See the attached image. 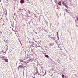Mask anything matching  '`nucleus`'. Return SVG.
I'll use <instances>...</instances> for the list:
<instances>
[{"instance_id":"obj_17","label":"nucleus","mask_w":78,"mask_h":78,"mask_svg":"<svg viewBox=\"0 0 78 78\" xmlns=\"http://www.w3.org/2000/svg\"><path fill=\"white\" fill-rule=\"evenodd\" d=\"M32 45V46H33V45Z\"/></svg>"},{"instance_id":"obj_19","label":"nucleus","mask_w":78,"mask_h":78,"mask_svg":"<svg viewBox=\"0 0 78 78\" xmlns=\"http://www.w3.org/2000/svg\"><path fill=\"white\" fill-rule=\"evenodd\" d=\"M75 21H76V20H75Z\"/></svg>"},{"instance_id":"obj_9","label":"nucleus","mask_w":78,"mask_h":78,"mask_svg":"<svg viewBox=\"0 0 78 78\" xmlns=\"http://www.w3.org/2000/svg\"><path fill=\"white\" fill-rule=\"evenodd\" d=\"M65 11H66V12H67V9H66Z\"/></svg>"},{"instance_id":"obj_6","label":"nucleus","mask_w":78,"mask_h":78,"mask_svg":"<svg viewBox=\"0 0 78 78\" xmlns=\"http://www.w3.org/2000/svg\"><path fill=\"white\" fill-rule=\"evenodd\" d=\"M58 5L59 6H62L61 2H59L58 3Z\"/></svg>"},{"instance_id":"obj_2","label":"nucleus","mask_w":78,"mask_h":78,"mask_svg":"<svg viewBox=\"0 0 78 78\" xmlns=\"http://www.w3.org/2000/svg\"><path fill=\"white\" fill-rule=\"evenodd\" d=\"M63 5H64V6H65V7H66V8H68V6H67V5H66V3L63 2Z\"/></svg>"},{"instance_id":"obj_1","label":"nucleus","mask_w":78,"mask_h":78,"mask_svg":"<svg viewBox=\"0 0 78 78\" xmlns=\"http://www.w3.org/2000/svg\"><path fill=\"white\" fill-rule=\"evenodd\" d=\"M41 74H40V75L41 76H44L45 75H46V73H47V72L46 71H41Z\"/></svg>"},{"instance_id":"obj_11","label":"nucleus","mask_w":78,"mask_h":78,"mask_svg":"<svg viewBox=\"0 0 78 78\" xmlns=\"http://www.w3.org/2000/svg\"><path fill=\"white\" fill-rule=\"evenodd\" d=\"M58 33H59V31H58V32H57V35H58Z\"/></svg>"},{"instance_id":"obj_5","label":"nucleus","mask_w":78,"mask_h":78,"mask_svg":"<svg viewBox=\"0 0 78 78\" xmlns=\"http://www.w3.org/2000/svg\"><path fill=\"white\" fill-rule=\"evenodd\" d=\"M45 57H46V58H49V56H48V55H45Z\"/></svg>"},{"instance_id":"obj_7","label":"nucleus","mask_w":78,"mask_h":78,"mask_svg":"<svg viewBox=\"0 0 78 78\" xmlns=\"http://www.w3.org/2000/svg\"><path fill=\"white\" fill-rule=\"evenodd\" d=\"M5 61L6 62H8V59H5Z\"/></svg>"},{"instance_id":"obj_14","label":"nucleus","mask_w":78,"mask_h":78,"mask_svg":"<svg viewBox=\"0 0 78 78\" xmlns=\"http://www.w3.org/2000/svg\"><path fill=\"white\" fill-rule=\"evenodd\" d=\"M20 64H22V65H23V64H22V63H20Z\"/></svg>"},{"instance_id":"obj_13","label":"nucleus","mask_w":78,"mask_h":78,"mask_svg":"<svg viewBox=\"0 0 78 78\" xmlns=\"http://www.w3.org/2000/svg\"><path fill=\"white\" fill-rule=\"evenodd\" d=\"M37 73H38V72L37 71L36 72V73H37Z\"/></svg>"},{"instance_id":"obj_8","label":"nucleus","mask_w":78,"mask_h":78,"mask_svg":"<svg viewBox=\"0 0 78 78\" xmlns=\"http://www.w3.org/2000/svg\"><path fill=\"white\" fill-rule=\"evenodd\" d=\"M62 78H64V75L62 74Z\"/></svg>"},{"instance_id":"obj_10","label":"nucleus","mask_w":78,"mask_h":78,"mask_svg":"<svg viewBox=\"0 0 78 78\" xmlns=\"http://www.w3.org/2000/svg\"><path fill=\"white\" fill-rule=\"evenodd\" d=\"M20 61L21 62H23V61Z\"/></svg>"},{"instance_id":"obj_12","label":"nucleus","mask_w":78,"mask_h":78,"mask_svg":"<svg viewBox=\"0 0 78 78\" xmlns=\"http://www.w3.org/2000/svg\"><path fill=\"white\" fill-rule=\"evenodd\" d=\"M77 21H78V17H77V19H76Z\"/></svg>"},{"instance_id":"obj_15","label":"nucleus","mask_w":78,"mask_h":78,"mask_svg":"<svg viewBox=\"0 0 78 78\" xmlns=\"http://www.w3.org/2000/svg\"><path fill=\"white\" fill-rule=\"evenodd\" d=\"M2 18H1L0 19V20H2Z\"/></svg>"},{"instance_id":"obj_3","label":"nucleus","mask_w":78,"mask_h":78,"mask_svg":"<svg viewBox=\"0 0 78 78\" xmlns=\"http://www.w3.org/2000/svg\"><path fill=\"white\" fill-rule=\"evenodd\" d=\"M19 67L20 68H23V66L22 65H20Z\"/></svg>"},{"instance_id":"obj_16","label":"nucleus","mask_w":78,"mask_h":78,"mask_svg":"<svg viewBox=\"0 0 78 78\" xmlns=\"http://www.w3.org/2000/svg\"><path fill=\"white\" fill-rule=\"evenodd\" d=\"M13 0L14 1H16V0Z\"/></svg>"},{"instance_id":"obj_4","label":"nucleus","mask_w":78,"mask_h":78,"mask_svg":"<svg viewBox=\"0 0 78 78\" xmlns=\"http://www.w3.org/2000/svg\"><path fill=\"white\" fill-rule=\"evenodd\" d=\"M21 3H24V1L23 0H21L20 1Z\"/></svg>"},{"instance_id":"obj_18","label":"nucleus","mask_w":78,"mask_h":78,"mask_svg":"<svg viewBox=\"0 0 78 78\" xmlns=\"http://www.w3.org/2000/svg\"><path fill=\"white\" fill-rule=\"evenodd\" d=\"M26 67V66H24V67Z\"/></svg>"}]
</instances>
